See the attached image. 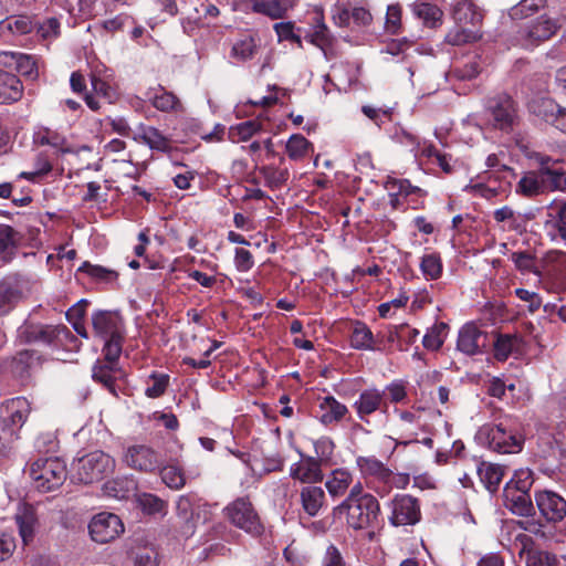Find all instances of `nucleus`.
<instances>
[{"instance_id":"1","label":"nucleus","mask_w":566,"mask_h":566,"mask_svg":"<svg viewBox=\"0 0 566 566\" xmlns=\"http://www.w3.org/2000/svg\"><path fill=\"white\" fill-rule=\"evenodd\" d=\"M115 467L109 454L96 450L73 461L72 479L84 484L99 482L113 474Z\"/></svg>"},{"instance_id":"2","label":"nucleus","mask_w":566,"mask_h":566,"mask_svg":"<svg viewBox=\"0 0 566 566\" xmlns=\"http://www.w3.org/2000/svg\"><path fill=\"white\" fill-rule=\"evenodd\" d=\"M333 515L335 517L345 515L347 526L355 531L374 530L380 515V504L375 496H365V500L335 506Z\"/></svg>"},{"instance_id":"3","label":"nucleus","mask_w":566,"mask_h":566,"mask_svg":"<svg viewBox=\"0 0 566 566\" xmlns=\"http://www.w3.org/2000/svg\"><path fill=\"white\" fill-rule=\"evenodd\" d=\"M30 478L40 492H52L66 480V465L59 458H39L30 464Z\"/></svg>"},{"instance_id":"4","label":"nucleus","mask_w":566,"mask_h":566,"mask_svg":"<svg viewBox=\"0 0 566 566\" xmlns=\"http://www.w3.org/2000/svg\"><path fill=\"white\" fill-rule=\"evenodd\" d=\"M223 514L233 526L251 536H259L263 532L260 516L248 496H241L230 502L223 509Z\"/></svg>"},{"instance_id":"5","label":"nucleus","mask_w":566,"mask_h":566,"mask_svg":"<svg viewBox=\"0 0 566 566\" xmlns=\"http://www.w3.org/2000/svg\"><path fill=\"white\" fill-rule=\"evenodd\" d=\"M476 438L491 450L502 454L518 453L524 444L522 436L506 430L502 423L482 426L478 431Z\"/></svg>"},{"instance_id":"6","label":"nucleus","mask_w":566,"mask_h":566,"mask_svg":"<svg viewBox=\"0 0 566 566\" xmlns=\"http://www.w3.org/2000/svg\"><path fill=\"white\" fill-rule=\"evenodd\" d=\"M122 461L128 469L145 474L156 473L163 464L160 453L146 443H133L125 447Z\"/></svg>"},{"instance_id":"7","label":"nucleus","mask_w":566,"mask_h":566,"mask_svg":"<svg viewBox=\"0 0 566 566\" xmlns=\"http://www.w3.org/2000/svg\"><path fill=\"white\" fill-rule=\"evenodd\" d=\"M559 29L558 21L542 14L541 17L527 22L517 32V41L526 49H533L541 43L549 40Z\"/></svg>"},{"instance_id":"8","label":"nucleus","mask_w":566,"mask_h":566,"mask_svg":"<svg viewBox=\"0 0 566 566\" xmlns=\"http://www.w3.org/2000/svg\"><path fill=\"white\" fill-rule=\"evenodd\" d=\"M69 335L70 331L64 325H50L27 322L18 329V338L24 344H42L55 346L61 335Z\"/></svg>"},{"instance_id":"9","label":"nucleus","mask_w":566,"mask_h":566,"mask_svg":"<svg viewBox=\"0 0 566 566\" xmlns=\"http://www.w3.org/2000/svg\"><path fill=\"white\" fill-rule=\"evenodd\" d=\"M389 522L394 526L415 525L421 518L419 501L409 494H397L390 502Z\"/></svg>"},{"instance_id":"10","label":"nucleus","mask_w":566,"mask_h":566,"mask_svg":"<svg viewBox=\"0 0 566 566\" xmlns=\"http://www.w3.org/2000/svg\"><path fill=\"white\" fill-rule=\"evenodd\" d=\"M88 530L94 542L105 544L114 541L124 532V524L116 514L102 512L92 518Z\"/></svg>"},{"instance_id":"11","label":"nucleus","mask_w":566,"mask_h":566,"mask_svg":"<svg viewBox=\"0 0 566 566\" xmlns=\"http://www.w3.org/2000/svg\"><path fill=\"white\" fill-rule=\"evenodd\" d=\"M31 412V403L24 397H15L7 400L2 406L0 423L8 430L13 431V436L18 438V433L25 423Z\"/></svg>"},{"instance_id":"12","label":"nucleus","mask_w":566,"mask_h":566,"mask_svg":"<svg viewBox=\"0 0 566 566\" xmlns=\"http://www.w3.org/2000/svg\"><path fill=\"white\" fill-rule=\"evenodd\" d=\"M534 500L539 514L548 523H557L566 516V500L553 491L535 492Z\"/></svg>"},{"instance_id":"13","label":"nucleus","mask_w":566,"mask_h":566,"mask_svg":"<svg viewBox=\"0 0 566 566\" xmlns=\"http://www.w3.org/2000/svg\"><path fill=\"white\" fill-rule=\"evenodd\" d=\"M353 408L356 410L357 417L368 423V417L374 412L380 411L386 413L388 411V400L385 398V391L378 388H368L359 394Z\"/></svg>"},{"instance_id":"14","label":"nucleus","mask_w":566,"mask_h":566,"mask_svg":"<svg viewBox=\"0 0 566 566\" xmlns=\"http://www.w3.org/2000/svg\"><path fill=\"white\" fill-rule=\"evenodd\" d=\"M489 111L493 118L494 126L502 130L512 128L517 118L515 103L512 97L506 94L490 99Z\"/></svg>"},{"instance_id":"15","label":"nucleus","mask_w":566,"mask_h":566,"mask_svg":"<svg viewBox=\"0 0 566 566\" xmlns=\"http://www.w3.org/2000/svg\"><path fill=\"white\" fill-rule=\"evenodd\" d=\"M92 325L96 336L102 339L124 335L123 318L117 312L96 311L92 315Z\"/></svg>"},{"instance_id":"16","label":"nucleus","mask_w":566,"mask_h":566,"mask_svg":"<svg viewBox=\"0 0 566 566\" xmlns=\"http://www.w3.org/2000/svg\"><path fill=\"white\" fill-rule=\"evenodd\" d=\"M290 475L292 479L306 484L322 482L324 479L322 461L315 457L301 453V460L291 467Z\"/></svg>"},{"instance_id":"17","label":"nucleus","mask_w":566,"mask_h":566,"mask_svg":"<svg viewBox=\"0 0 566 566\" xmlns=\"http://www.w3.org/2000/svg\"><path fill=\"white\" fill-rule=\"evenodd\" d=\"M488 334L473 323L465 324L459 332L458 349L467 355H475L488 346Z\"/></svg>"},{"instance_id":"18","label":"nucleus","mask_w":566,"mask_h":566,"mask_svg":"<svg viewBox=\"0 0 566 566\" xmlns=\"http://www.w3.org/2000/svg\"><path fill=\"white\" fill-rule=\"evenodd\" d=\"M503 505L514 515L533 516L535 507L530 492L512 491V488L503 490Z\"/></svg>"},{"instance_id":"19","label":"nucleus","mask_w":566,"mask_h":566,"mask_svg":"<svg viewBox=\"0 0 566 566\" xmlns=\"http://www.w3.org/2000/svg\"><path fill=\"white\" fill-rule=\"evenodd\" d=\"M14 518L23 544L29 545L33 541L36 528L39 527L35 509L24 503L19 506Z\"/></svg>"},{"instance_id":"20","label":"nucleus","mask_w":566,"mask_h":566,"mask_svg":"<svg viewBox=\"0 0 566 566\" xmlns=\"http://www.w3.org/2000/svg\"><path fill=\"white\" fill-rule=\"evenodd\" d=\"M134 139L146 144L153 150L169 153L172 149L170 138L154 126L140 125Z\"/></svg>"},{"instance_id":"21","label":"nucleus","mask_w":566,"mask_h":566,"mask_svg":"<svg viewBox=\"0 0 566 566\" xmlns=\"http://www.w3.org/2000/svg\"><path fill=\"white\" fill-rule=\"evenodd\" d=\"M452 17L462 28L475 27L482 21V13L471 0H454L452 4Z\"/></svg>"},{"instance_id":"22","label":"nucleus","mask_w":566,"mask_h":566,"mask_svg":"<svg viewBox=\"0 0 566 566\" xmlns=\"http://www.w3.org/2000/svg\"><path fill=\"white\" fill-rule=\"evenodd\" d=\"M300 499L304 512L310 516H316L326 502L325 491L313 484L301 489Z\"/></svg>"},{"instance_id":"23","label":"nucleus","mask_w":566,"mask_h":566,"mask_svg":"<svg viewBox=\"0 0 566 566\" xmlns=\"http://www.w3.org/2000/svg\"><path fill=\"white\" fill-rule=\"evenodd\" d=\"M357 465L364 476H371L385 484L390 483L392 471L375 457H358Z\"/></svg>"},{"instance_id":"24","label":"nucleus","mask_w":566,"mask_h":566,"mask_svg":"<svg viewBox=\"0 0 566 566\" xmlns=\"http://www.w3.org/2000/svg\"><path fill=\"white\" fill-rule=\"evenodd\" d=\"M544 273L566 289V253L548 252L544 259Z\"/></svg>"},{"instance_id":"25","label":"nucleus","mask_w":566,"mask_h":566,"mask_svg":"<svg viewBox=\"0 0 566 566\" xmlns=\"http://www.w3.org/2000/svg\"><path fill=\"white\" fill-rule=\"evenodd\" d=\"M528 111L532 115L553 125L560 112V105L551 97L537 96L530 101Z\"/></svg>"},{"instance_id":"26","label":"nucleus","mask_w":566,"mask_h":566,"mask_svg":"<svg viewBox=\"0 0 566 566\" xmlns=\"http://www.w3.org/2000/svg\"><path fill=\"white\" fill-rule=\"evenodd\" d=\"M259 50V39L250 33L240 35L232 44L230 56L239 62L252 60Z\"/></svg>"},{"instance_id":"27","label":"nucleus","mask_w":566,"mask_h":566,"mask_svg":"<svg viewBox=\"0 0 566 566\" xmlns=\"http://www.w3.org/2000/svg\"><path fill=\"white\" fill-rule=\"evenodd\" d=\"M319 409V420L326 426L342 421L348 413V408L333 396L322 398Z\"/></svg>"},{"instance_id":"28","label":"nucleus","mask_w":566,"mask_h":566,"mask_svg":"<svg viewBox=\"0 0 566 566\" xmlns=\"http://www.w3.org/2000/svg\"><path fill=\"white\" fill-rule=\"evenodd\" d=\"M22 96V84L12 73L0 70V104L17 102Z\"/></svg>"},{"instance_id":"29","label":"nucleus","mask_w":566,"mask_h":566,"mask_svg":"<svg viewBox=\"0 0 566 566\" xmlns=\"http://www.w3.org/2000/svg\"><path fill=\"white\" fill-rule=\"evenodd\" d=\"M21 240V234L8 224H0V258L3 262H10L14 256Z\"/></svg>"},{"instance_id":"30","label":"nucleus","mask_w":566,"mask_h":566,"mask_svg":"<svg viewBox=\"0 0 566 566\" xmlns=\"http://www.w3.org/2000/svg\"><path fill=\"white\" fill-rule=\"evenodd\" d=\"M118 373L119 369L116 366L97 360L92 368V378L116 396V375Z\"/></svg>"},{"instance_id":"31","label":"nucleus","mask_w":566,"mask_h":566,"mask_svg":"<svg viewBox=\"0 0 566 566\" xmlns=\"http://www.w3.org/2000/svg\"><path fill=\"white\" fill-rule=\"evenodd\" d=\"M480 480L490 492H495L505 474V467L490 462H481L478 468Z\"/></svg>"},{"instance_id":"32","label":"nucleus","mask_w":566,"mask_h":566,"mask_svg":"<svg viewBox=\"0 0 566 566\" xmlns=\"http://www.w3.org/2000/svg\"><path fill=\"white\" fill-rule=\"evenodd\" d=\"M252 10L271 19H281L291 7L289 0H251Z\"/></svg>"},{"instance_id":"33","label":"nucleus","mask_w":566,"mask_h":566,"mask_svg":"<svg viewBox=\"0 0 566 566\" xmlns=\"http://www.w3.org/2000/svg\"><path fill=\"white\" fill-rule=\"evenodd\" d=\"M516 192L528 198L545 193L544 179H542L539 171L525 174L516 186Z\"/></svg>"},{"instance_id":"34","label":"nucleus","mask_w":566,"mask_h":566,"mask_svg":"<svg viewBox=\"0 0 566 566\" xmlns=\"http://www.w3.org/2000/svg\"><path fill=\"white\" fill-rule=\"evenodd\" d=\"M40 360L41 355L38 352L32 349L20 350L12 359V370L19 377H24L30 368L40 364Z\"/></svg>"},{"instance_id":"35","label":"nucleus","mask_w":566,"mask_h":566,"mask_svg":"<svg viewBox=\"0 0 566 566\" xmlns=\"http://www.w3.org/2000/svg\"><path fill=\"white\" fill-rule=\"evenodd\" d=\"M544 179L545 191L566 190V171L560 166L538 170Z\"/></svg>"},{"instance_id":"36","label":"nucleus","mask_w":566,"mask_h":566,"mask_svg":"<svg viewBox=\"0 0 566 566\" xmlns=\"http://www.w3.org/2000/svg\"><path fill=\"white\" fill-rule=\"evenodd\" d=\"M352 481L353 476L347 470L336 469L325 485L332 496H340L349 488Z\"/></svg>"},{"instance_id":"37","label":"nucleus","mask_w":566,"mask_h":566,"mask_svg":"<svg viewBox=\"0 0 566 566\" xmlns=\"http://www.w3.org/2000/svg\"><path fill=\"white\" fill-rule=\"evenodd\" d=\"M161 481L171 490H180L186 484L184 470L176 464L163 465L157 470Z\"/></svg>"},{"instance_id":"38","label":"nucleus","mask_w":566,"mask_h":566,"mask_svg":"<svg viewBox=\"0 0 566 566\" xmlns=\"http://www.w3.org/2000/svg\"><path fill=\"white\" fill-rule=\"evenodd\" d=\"M374 335L368 326L361 322L353 325L350 345L356 349H373Z\"/></svg>"},{"instance_id":"39","label":"nucleus","mask_w":566,"mask_h":566,"mask_svg":"<svg viewBox=\"0 0 566 566\" xmlns=\"http://www.w3.org/2000/svg\"><path fill=\"white\" fill-rule=\"evenodd\" d=\"M259 172L264 178L265 185L271 189L281 188L290 177L287 169H281L272 165L261 167Z\"/></svg>"},{"instance_id":"40","label":"nucleus","mask_w":566,"mask_h":566,"mask_svg":"<svg viewBox=\"0 0 566 566\" xmlns=\"http://www.w3.org/2000/svg\"><path fill=\"white\" fill-rule=\"evenodd\" d=\"M520 338L516 335H499L493 342L494 356L497 360H505L512 352L520 345Z\"/></svg>"},{"instance_id":"41","label":"nucleus","mask_w":566,"mask_h":566,"mask_svg":"<svg viewBox=\"0 0 566 566\" xmlns=\"http://www.w3.org/2000/svg\"><path fill=\"white\" fill-rule=\"evenodd\" d=\"M547 4V0H521L516 6L510 10L512 19H526L541 9H544Z\"/></svg>"},{"instance_id":"42","label":"nucleus","mask_w":566,"mask_h":566,"mask_svg":"<svg viewBox=\"0 0 566 566\" xmlns=\"http://www.w3.org/2000/svg\"><path fill=\"white\" fill-rule=\"evenodd\" d=\"M21 297L18 286L10 281L0 282V316L7 313Z\"/></svg>"},{"instance_id":"43","label":"nucleus","mask_w":566,"mask_h":566,"mask_svg":"<svg viewBox=\"0 0 566 566\" xmlns=\"http://www.w3.org/2000/svg\"><path fill=\"white\" fill-rule=\"evenodd\" d=\"M151 105L160 112L178 111L181 107L179 98L171 92L160 88V92L150 98Z\"/></svg>"},{"instance_id":"44","label":"nucleus","mask_w":566,"mask_h":566,"mask_svg":"<svg viewBox=\"0 0 566 566\" xmlns=\"http://www.w3.org/2000/svg\"><path fill=\"white\" fill-rule=\"evenodd\" d=\"M311 146L303 135L295 134L286 143V153L291 159L300 160L308 154Z\"/></svg>"},{"instance_id":"45","label":"nucleus","mask_w":566,"mask_h":566,"mask_svg":"<svg viewBox=\"0 0 566 566\" xmlns=\"http://www.w3.org/2000/svg\"><path fill=\"white\" fill-rule=\"evenodd\" d=\"M448 325L446 323L434 324L423 336V346L430 350H438L443 345Z\"/></svg>"},{"instance_id":"46","label":"nucleus","mask_w":566,"mask_h":566,"mask_svg":"<svg viewBox=\"0 0 566 566\" xmlns=\"http://www.w3.org/2000/svg\"><path fill=\"white\" fill-rule=\"evenodd\" d=\"M305 40L325 52V50L332 45L333 38L326 24L322 20H318L314 31L306 34Z\"/></svg>"},{"instance_id":"47","label":"nucleus","mask_w":566,"mask_h":566,"mask_svg":"<svg viewBox=\"0 0 566 566\" xmlns=\"http://www.w3.org/2000/svg\"><path fill=\"white\" fill-rule=\"evenodd\" d=\"M533 483V472L530 469H520L515 471L514 475L504 488H512V491L517 492H530Z\"/></svg>"},{"instance_id":"48","label":"nucleus","mask_w":566,"mask_h":566,"mask_svg":"<svg viewBox=\"0 0 566 566\" xmlns=\"http://www.w3.org/2000/svg\"><path fill=\"white\" fill-rule=\"evenodd\" d=\"M178 516L185 521L184 534L189 536L195 532L193 512L188 496H180L177 502Z\"/></svg>"},{"instance_id":"49","label":"nucleus","mask_w":566,"mask_h":566,"mask_svg":"<svg viewBox=\"0 0 566 566\" xmlns=\"http://www.w3.org/2000/svg\"><path fill=\"white\" fill-rule=\"evenodd\" d=\"M420 268L423 275L430 280L440 277L442 273V262L440 256L436 253L423 255Z\"/></svg>"},{"instance_id":"50","label":"nucleus","mask_w":566,"mask_h":566,"mask_svg":"<svg viewBox=\"0 0 566 566\" xmlns=\"http://www.w3.org/2000/svg\"><path fill=\"white\" fill-rule=\"evenodd\" d=\"M169 376L166 374H151L147 381L145 395L149 398H158L166 391Z\"/></svg>"},{"instance_id":"51","label":"nucleus","mask_w":566,"mask_h":566,"mask_svg":"<svg viewBox=\"0 0 566 566\" xmlns=\"http://www.w3.org/2000/svg\"><path fill=\"white\" fill-rule=\"evenodd\" d=\"M103 340L105 342L104 347H103V354H104L106 364L117 367V360L122 353L124 335L113 337V338H106Z\"/></svg>"},{"instance_id":"52","label":"nucleus","mask_w":566,"mask_h":566,"mask_svg":"<svg viewBox=\"0 0 566 566\" xmlns=\"http://www.w3.org/2000/svg\"><path fill=\"white\" fill-rule=\"evenodd\" d=\"M138 504L142 510L147 514H157L161 513L166 503L160 497L150 493H143L138 496Z\"/></svg>"},{"instance_id":"53","label":"nucleus","mask_w":566,"mask_h":566,"mask_svg":"<svg viewBox=\"0 0 566 566\" xmlns=\"http://www.w3.org/2000/svg\"><path fill=\"white\" fill-rule=\"evenodd\" d=\"M415 12L424 21L426 24L430 27H434L442 17V11L438 7L429 3L417 4Z\"/></svg>"},{"instance_id":"54","label":"nucleus","mask_w":566,"mask_h":566,"mask_svg":"<svg viewBox=\"0 0 566 566\" xmlns=\"http://www.w3.org/2000/svg\"><path fill=\"white\" fill-rule=\"evenodd\" d=\"M4 28L13 34L23 35L32 31L33 24L29 17L18 15L7 19L4 22Z\"/></svg>"},{"instance_id":"55","label":"nucleus","mask_w":566,"mask_h":566,"mask_svg":"<svg viewBox=\"0 0 566 566\" xmlns=\"http://www.w3.org/2000/svg\"><path fill=\"white\" fill-rule=\"evenodd\" d=\"M81 272H85L88 275L99 279L106 282H112L117 279V273L113 270H108L101 265H93L90 262H84L82 266L78 269Z\"/></svg>"},{"instance_id":"56","label":"nucleus","mask_w":566,"mask_h":566,"mask_svg":"<svg viewBox=\"0 0 566 566\" xmlns=\"http://www.w3.org/2000/svg\"><path fill=\"white\" fill-rule=\"evenodd\" d=\"M526 566H556V558L542 551H527L525 553Z\"/></svg>"},{"instance_id":"57","label":"nucleus","mask_w":566,"mask_h":566,"mask_svg":"<svg viewBox=\"0 0 566 566\" xmlns=\"http://www.w3.org/2000/svg\"><path fill=\"white\" fill-rule=\"evenodd\" d=\"M35 143L44 146L50 145L55 148H62V146L65 143V139L63 136L57 134L56 132H53L49 128H43L39 130L34 136Z\"/></svg>"},{"instance_id":"58","label":"nucleus","mask_w":566,"mask_h":566,"mask_svg":"<svg viewBox=\"0 0 566 566\" xmlns=\"http://www.w3.org/2000/svg\"><path fill=\"white\" fill-rule=\"evenodd\" d=\"M274 30L277 34L279 41H292L298 48H303L302 39L294 32V24L292 22H279L274 24Z\"/></svg>"},{"instance_id":"59","label":"nucleus","mask_w":566,"mask_h":566,"mask_svg":"<svg viewBox=\"0 0 566 566\" xmlns=\"http://www.w3.org/2000/svg\"><path fill=\"white\" fill-rule=\"evenodd\" d=\"M401 27V8L399 4H390L386 13V31L390 34H397Z\"/></svg>"},{"instance_id":"60","label":"nucleus","mask_w":566,"mask_h":566,"mask_svg":"<svg viewBox=\"0 0 566 566\" xmlns=\"http://www.w3.org/2000/svg\"><path fill=\"white\" fill-rule=\"evenodd\" d=\"M14 70L28 78L33 80L38 77L36 63L31 55L21 53Z\"/></svg>"},{"instance_id":"61","label":"nucleus","mask_w":566,"mask_h":566,"mask_svg":"<svg viewBox=\"0 0 566 566\" xmlns=\"http://www.w3.org/2000/svg\"><path fill=\"white\" fill-rule=\"evenodd\" d=\"M261 129V124L256 120H247L230 128V134H237L239 140L245 142Z\"/></svg>"},{"instance_id":"62","label":"nucleus","mask_w":566,"mask_h":566,"mask_svg":"<svg viewBox=\"0 0 566 566\" xmlns=\"http://www.w3.org/2000/svg\"><path fill=\"white\" fill-rule=\"evenodd\" d=\"M39 35L44 39H53L60 34V22L56 18H49L38 27Z\"/></svg>"},{"instance_id":"63","label":"nucleus","mask_w":566,"mask_h":566,"mask_svg":"<svg viewBox=\"0 0 566 566\" xmlns=\"http://www.w3.org/2000/svg\"><path fill=\"white\" fill-rule=\"evenodd\" d=\"M515 295L520 300L525 301L526 303H528L527 310H528V312L531 314L535 313L542 306V298L535 292H531V291L525 290V289H516L515 290Z\"/></svg>"},{"instance_id":"64","label":"nucleus","mask_w":566,"mask_h":566,"mask_svg":"<svg viewBox=\"0 0 566 566\" xmlns=\"http://www.w3.org/2000/svg\"><path fill=\"white\" fill-rule=\"evenodd\" d=\"M384 391L385 397L387 396L388 400L394 403L401 402L407 398V390L400 381L389 384Z\"/></svg>"}]
</instances>
